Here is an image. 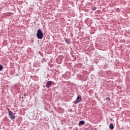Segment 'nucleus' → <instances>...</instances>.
Returning <instances> with one entry per match:
<instances>
[{"label":"nucleus","mask_w":130,"mask_h":130,"mask_svg":"<svg viewBox=\"0 0 130 130\" xmlns=\"http://www.w3.org/2000/svg\"><path fill=\"white\" fill-rule=\"evenodd\" d=\"M52 86V81H48L46 83V88H49Z\"/></svg>","instance_id":"nucleus-4"},{"label":"nucleus","mask_w":130,"mask_h":130,"mask_svg":"<svg viewBox=\"0 0 130 130\" xmlns=\"http://www.w3.org/2000/svg\"><path fill=\"white\" fill-rule=\"evenodd\" d=\"M8 114L12 120L16 118V116L14 115V113H13V112H12V111L8 110Z\"/></svg>","instance_id":"nucleus-2"},{"label":"nucleus","mask_w":130,"mask_h":130,"mask_svg":"<svg viewBox=\"0 0 130 130\" xmlns=\"http://www.w3.org/2000/svg\"><path fill=\"white\" fill-rule=\"evenodd\" d=\"M3 66L2 65H1L0 66V71H2L3 70Z\"/></svg>","instance_id":"nucleus-8"},{"label":"nucleus","mask_w":130,"mask_h":130,"mask_svg":"<svg viewBox=\"0 0 130 130\" xmlns=\"http://www.w3.org/2000/svg\"><path fill=\"white\" fill-rule=\"evenodd\" d=\"M84 124H85V121H84L83 120L79 121V125H83Z\"/></svg>","instance_id":"nucleus-6"},{"label":"nucleus","mask_w":130,"mask_h":130,"mask_svg":"<svg viewBox=\"0 0 130 130\" xmlns=\"http://www.w3.org/2000/svg\"><path fill=\"white\" fill-rule=\"evenodd\" d=\"M107 101H110V99L109 98H108L106 99Z\"/></svg>","instance_id":"nucleus-9"},{"label":"nucleus","mask_w":130,"mask_h":130,"mask_svg":"<svg viewBox=\"0 0 130 130\" xmlns=\"http://www.w3.org/2000/svg\"><path fill=\"white\" fill-rule=\"evenodd\" d=\"M37 37L38 39H42L43 38V32L41 31V29H39L37 33Z\"/></svg>","instance_id":"nucleus-1"},{"label":"nucleus","mask_w":130,"mask_h":130,"mask_svg":"<svg viewBox=\"0 0 130 130\" xmlns=\"http://www.w3.org/2000/svg\"><path fill=\"white\" fill-rule=\"evenodd\" d=\"M109 128L110 129H113V128H114V126L113 125V123H111L110 125H109Z\"/></svg>","instance_id":"nucleus-5"},{"label":"nucleus","mask_w":130,"mask_h":130,"mask_svg":"<svg viewBox=\"0 0 130 130\" xmlns=\"http://www.w3.org/2000/svg\"><path fill=\"white\" fill-rule=\"evenodd\" d=\"M81 101H82V98H81V96H78L76 100L74 102V104H78V103H79V102H81Z\"/></svg>","instance_id":"nucleus-3"},{"label":"nucleus","mask_w":130,"mask_h":130,"mask_svg":"<svg viewBox=\"0 0 130 130\" xmlns=\"http://www.w3.org/2000/svg\"><path fill=\"white\" fill-rule=\"evenodd\" d=\"M65 42L68 43V44H70V42L69 41V40L68 39H66L65 40Z\"/></svg>","instance_id":"nucleus-7"}]
</instances>
